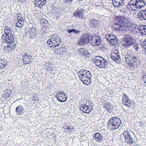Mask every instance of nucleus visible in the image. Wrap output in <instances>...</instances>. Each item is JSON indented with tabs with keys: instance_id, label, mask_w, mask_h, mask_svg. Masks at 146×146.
Returning a JSON list of instances; mask_svg holds the SVG:
<instances>
[{
	"instance_id": "nucleus-1",
	"label": "nucleus",
	"mask_w": 146,
	"mask_h": 146,
	"mask_svg": "<svg viewBox=\"0 0 146 146\" xmlns=\"http://www.w3.org/2000/svg\"><path fill=\"white\" fill-rule=\"evenodd\" d=\"M130 18L124 16H117L115 18L114 27L117 31H128L129 27L127 23L130 21Z\"/></svg>"
},
{
	"instance_id": "nucleus-2",
	"label": "nucleus",
	"mask_w": 146,
	"mask_h": 146,
	"mask_svg": "<svg viewBox=\"0 0 146 146\" xmlns=\"http://www.w3.org/2000/svg\"><path fill=\"white\" fill-rule=\"evenodd\" d=\"M78 74L80 80L84 84L88 85L91 83V74L90 71L82 69L78 72Z\"/></svg>"
},
{
	"instance_id": "nucleus-3",
	"label": "nucleus",
	"mask_w": 146,
	"mask_h": 146,
	"mask_svg": "<svg viewBox=\"0 0 146 146\" xmlns=\"http://www.w3.org/2000/svg\"><path fill=\"white\" fill-rule=\"evenodd\" d=\"M125 60L127 63L134 66L139 65L140 60L139 57L134 54H127L125 56Z\"/></svg>"
},
{
	"instance_id": "nucleus-4",
	"label": "nucleus",
	"mask_w": 146,
	"mask_h": 146,
	"mask_svg": "<svg viewBox=\"0 0 146 146\" xmlns=\"http://www.w3.org/2000/svg\"><path fill=\"white\" fill-rule=\"evenodd\" d=\"M121 119L117 117H113L110 118L108 122L107 127L111 130H115L118 129L121 125Z\"/></svg>"
},
{
	"instance_id": "nucleus-5",
	"label": "nucleus",
	"mask_w": 146,
	"mask_h": 146,
	"mask_svg": "<svg viewBox=\"0 0 146 146\" xmlns=\"http://www.w3.org/2000/svg\"><path fill=\"white\" fill-rule=\"evenodd\" d=\"M125 0H113L112 3L114 6L117 8H120L121 11L126 13L128 11V7L125 5Z\"/></svg>"
},
{
	"instance_id": "nucleus-6",
	"label": "nucleus",
	"mask_w": 146,
	"mask_h": 146,
	"mask_svg": "<svg viewBox=\"0 0 146 146\" xmlns=\"http://www.w3.org/2000/svg\"><path fill=\"white\" fill-rule=\"evenodd\" d=\"M94 60L96 65L100 68H105L107 66V61L102 57H96Z\"/></svg>"
},
{
	"instance_id": "nucleus-7",
	"label": "nucleus",
	"mask_w": 146,
	"mask_h": 146,
	"mask_svg": "<svg viewBox=\"0 0 146 146\" xmlns=\"http://www.w3.org/2000/svg\"><path fill=\"white\" fill-rule=\"evenodd\" d=\"M123 41H124L123 44L126 47H128L132 45L134 42L133 38L129 35H126L123 38Z\"/></svg>"
},
{
	"instance_id": "nucleus-8",
	"label": "nucleus",
	"mask_w": 146,
	"mask_h": 146,
	"mask_svg": "<svg viewBox=\"0 0 146 146\" xmlns=\"http://www.w3.org/2000/svg\"><path fill=\"white\" fill-rule=\"evenodd\" d=\"M92 38V36L90 35L89 34H84L80 41L78 43V45H81L82 44H85L88 42H89L90 41Z\"/></svg>"
},
{
	"instance_id": "nucleus-9",
	"label": "nucleus",
	"mask_w": 146,
	"mask_h": 146,
	"mask_svg": "<svg viewBox=\"0 0 146 146\" xmlns=\"http://www.w3.org/2000/svg\"><path fill=\"white\" fill-rule=\"evenodd\" d=\"M123 134L125 142L127 145H132L134 141L130 133L128 131H125Z\"/></svg>"
},
{
	"instance_id": "nucleus-10",
	"label": "nucleus",
	"mask_w": 146,
	"mask_h": 146,
	"mask_svg": "<svg viewBox=\"0 0 146 146\" xmlns=\"http://www.w3.org/2000/svg\"><path fill=\"white\" fill-rule=\"evenodd\" d=\"M111 57L112 60L117 63H120L121 59L119 54V51L116 50H113L111 54Z\"/></svg>"
},
{
	"instance_id": "nucleus-11",
	"label": "nucleus",
	"mask_w": 146,
	"mask_h": 146,
	"mask_svg": "<svg viewBox=\"0 0 146 146\" xmlns=\"http://www.w3.org/2000/svg\"><path fill=\"white\" fill-rule=\"evenodd\" d=\"M2 38L4 42L7 43H11L14 41L13 35L10 34L9 35H6L5 34H3L2 35Z\"/></svg>"
},
{
	"instance_id": "nucleus-12",
	"label": "nucleus",
	"mask_w": 146,
	"mask_h": 146,
	"mask_svg": "<svg viewBox=\"0 0 146 146\" xmlns=\"http://www.w3.org/2000/svg\"><path fill=\"white\" fill-rule=\"evenodd\" d=\"M122 103L126 106L130 107L132 105L131 102L128 96L125 93H123L122 95Z\"/></svg>"
},
{
	"instance_id": "nucleus-13",
	"label": "nucleus",
	"mask_w": 146,
	"mask_h": 146,
	"mask_svg": "<svg viewBox=\"0 0 146 146\" xmlns=\"http://www.w3.org/2000/svg\"><path fill=\"white\" fill-rule=\"evenodd\" d=\"M80 109L83 113H89L92 110V107L88 106L87 103L82 104L79 108Z\"/></svg>"
},
{
	"instance_id": "nucleus-14",
	"label": "nucleus",
	"mask_w": 146,
	"mask_h": 146,
	"mask_svg": "<svg viewBox=\"0 0 146 146\" xmlns=\"http://www.w3.org/2000/svg\"><path fill=\"white\" fill-rule=\"evenodd\" d=\"M56 97L57 100L60 102H64L66 101L67 97L65 96V94L63 92H60L57 93L56 96Z\"/></svg>"
},
{
	"instance_id": "nucleus-15",
	"label": "nucleus",
	"mask_w": 146,
	"mask_h": 146,
	"mask_svg": "<svg viewBox=\"0 0 146 146\" xmlns=\"http://www.w3.org/2000/svg\"><path fill=\"white\" fill-rule=\"evenodd\" d=\"M50 39L51 41L53 42L54 44V45L56 46H58L61 43L60 38L57 36L54 35L53 36L52 35L51 36Z\"/></svg>"
},
{
	"instance_id": "nucleus-16",
	"label": "nucleus",
	"mask_w": 146,
	"mask_h": 146,
	"mask_svg": "<svg viewBox=\"0 0 146 146\" xmlns=\"http://www.w3.org/2000/svg\"><path fill=\"white\" fill-rule=\"evenodd\" d=\"M18 21L16 24L17 27H22L24 23L25 19L23 16L20 15L17 18Z\"/></svg>"
},
{
	"instance_id": "nucleus-17",
	"label": "nucleus",
	"mask_w": 146,
	"mask_h": 146,
	"mask_svg": "<svg viewBox=\"0 0 146 146\" xmlns=\"http://www.w3.org/2000/svg\"><path fill=\"white\" fill-rule=\"evenodd\" d=\"M29 31V36L31 38H35L38 33V31L35 27L30 28Z\"/></svg>"
},
{
	"instance_id": "nucleus-18",
	"label": "nucleus",
	"mask_w": 146,
	"mask_h": 146,
	"mask_svg": "<svg viewBox=\"0 0 146 146\" xmlns=\"http://www.w3.org/2000/svg\"><path fill=\"white\" fill-rule=\"evenodd\" d=\"M137 18L141 20H146V9L139 12L137 15Z\"/></svg>"
},
{
	"instance_id": "nucleus-19",
	"label": "nucleus",
	"mask_w": 146,
	"mask_h": 146,
	"mask_svg": "<svg viewBox=\"0 0 146 146\" xmlns=\"http://www.w3.org/2000/svg\"><path fill=\"white\" fill-rule=\"evenodd\" d=\"M46 0H35L34 5L36 7H38L39 8H42V6L45 5Z\"/></svg>"
},
{
	"instance_id": "nucleus-20",
	"label": "nucleus",
	"mask_w": 146,
	"mask_h": 146,
	"mask_svg": "<svg viewBox=\"0 0 146 146\" xmlns=\"http://www.w3.org/2000/svg\"><path fill=\"white\" fill-rule=\"evenodd\" d=\"M32 59V56L30 55H28L27 54L24 55L22 57L23 63L25 64H27L29 63L31 61Z\"/></svg>"
},
{
	"instance_id": "nucleus-21",
	"label": "nucleus",
	"mask_w": 146,
	"mask_h": 146,
	"mask_svg": "<svg viewBox=\"0 0 146 146\" xmlns=\"http://www.w3.org/2000/svg\"><path fill=\"white\" fill-rule=\"evenodd\" d=\"M137 29L141 35H146V25L140 26Z\"/></svg>"
},
{
	"instance_id": "nucleus-22",
	"label": "nucleus",
	"mask_w": 146,
	"mask_h": 146,
	"mask_svg": "<svg viewBox=\"0 0 146 146\" xmlns=\"http://www.w3.org/2000/svg\"><path fill=\"white\" fill-rule=\"evenodd\" d=\"M93 139L98 143H100L103 140L102 136L99 133H96L93 137Z\"/></svg>"
},
{
	"instance_id": "nucleus-23",
	"label": "nucleus",
	"mask_w": 146,
	"mask_h": 146,
	"mask_svg": "<svg viewBox=\"0 0 146 146\" xmlns=\"http://www.w3.org/2000/svg\"><path fill=\"white\" fill-rule=\"evenodd\" d=\"M15 111L16 114L18 115H22L24 112V108L21 105L19 106L16 108Z\"/></svg>"
},
{
	"instance_id": "nucleus-24",
	"label": "nucleus",
	"mask_w": 146,
	"mask_h": 146,
	"mask_svg": "<svg viewBox=\"0 0 146 146\" xmlns=\"http://www.w3.org/2000/svg\"><path fill=\"white\" fill-rule=\"evenodd\" d=\"M146 5V2L142 0H138L136 4L137 9L142 8Z\"/></svg>"
},
{
	"instance_id": "nucleus-25",
	"label": "nucleus",
	"mask_w": 146,
	"mask_h": 146,
	"mask_svg": "<svg viewBox=\"0 0 146 146\" xmlns=\"http://www.w3.org/2000/svg\"><path fill=\"white\" fill-rule=\"evenodd\" d=\"M5 33L6 35H13L14 34V32L13 30L10 28L9 27H6L5 28Z\"/></svg>"
},
{
	"instance_id": "nucleus-26",
	"label": "nucleus",
	"mask_w": 146,
	"mask_h": 146,
	"mask_svg": "<svg viewBox=\"0 0 146 146\" xmlns=\"http://www.w3.org/2000/svg\"><path fill=\"white\" fill-rule=\"evenodd\" d=\"M10 44L8 45L7 46H5L4 48V49H12L14 50L16 47V44L14 42L11 43Z\"/></svg>"
},
{
	"instance_id": "nucleus-27",
	"label": "nucleus",
	"mask_w": 146,
	"mask_h": 146,
	"mask_svg": "<svg viewBox=\"0 0 146 146\" xmlns=\"http://www.w3.org/2000/svg\"><path fill=\"white\" fill-rule=\"evenodd\" d=\"M83 14V10L82 9H77L74 14V16L76 17H82Z\"/></svg>"
},
{
	"instance_id": "nucleus-28",
	"label": "nucleus",
	"mask_w": 146,
	"mask_h": 146,
	"mask_svg": "<svg viewBox=\"0 0 146 146\" xmlns=\"http://www.w3.org/2000/svg\"><path fill=\"white\" fill-rule=\"evenodd\" d=\"M52 42H53L51 41L50 39H49L47 41V45L48 48H54L55 47H56V46L54 45V44Z\"/></svg>"
},
{
	"instance_id": "nucleus-29",
	"label": "nucleus",
	"mask_w": 146,
	"mask_h": 146,
	"mask_svg": "<svg viewBox=\"0 0 146 146\" xmlns=\"http://www.w3.org/2000/svg\"><path fill=\"white\" fill-rule=\"evenodd\" d=\"M67 31L68 33L69 34V35H68V36L70 37L72 36V33L70 34L71 33H73L76 34H78L80 32V31L76 30L75 29H72L70 30L69 29L67 30Z\"/></svg>"
},
{
	"instance_id": "nucleus-30",
	"label": "nucleus",
	"mask_w": 146,
	"mask_h": 146,
	"mask_svg": "<svg viewBox=\"0 0 146 146\" xmlns=\"http://www.w3.org/2000/svg\"><path fill=\"white\" fill-rule=\"evenodd\" d=\"M7 65L6 61L3 60H0V70L5 67Z\"/></svg>"
},
{
	"instance_id": "nucleus-31",
	"label": "nucleus",
	"mask_w": 146,
	"mask_h": 146,
	"mask_svg": "<svg viewBox=\"0 0 146 146\" xmlns=\"http://www.w3.org/2000/svg\"><path fill=\"white\" fill-rule=\"evenodd\" d=\"M105 38L106 39L108 40V42H110L111 40V39L113 37L114 38V36L113 35L111 34H108L106 35Z\"/></svg>"
},
{
	"instance_id": "nucleus-32",
	"label": "nucleus",
	"mask_w": 146,
	"mask_h": 146,
	"mask_svg": "<svg viewBox=\"0 0 146 146\" xmlns=\"http://www.w3.org/2000/svg\"><path fill=\"white\" fill-rule=\"evenodd\" d=\"M113 37V38H111L110 42L111 43V44H114L117 42V39L116 38V37L115 36L114 38Z\"/></svg>"
},
{
	"instance_id": "nucleus-33",
	"label": "nucleus",
	"mask_w": 146,
	"mask_h": 146,
	"mask_svg": "<svg viewBox=\"0 0 146 146\" xmlns=\"http://www.w3.org/2000/svg\"><path fill=\"white\" fill-rule=\"evenodd\" d=\"M141 45L143 48H144V50L146 52V39L142 42L141 43Z\"/></svg>"
},
{
	"instance_id": "nucleus-34",
	"label": "nucleus",
	"mask_w": 146,
	"mask_h": 146,
	"mask_svg": "<svg viewBox=\"0 0 146 146\" xmlns=\"http://www.w3.org/2000/svg\"><path fill=\"white\" fill-rule=\"evenodd\" d=\"M102 41L101 40H100L99 39H96V40L95 41L96 44L95 45L98 46L100 44L101 42Z\"/></svg>"
},
{
	"instance_id": "nucleus-35",
	"label": "nucleus",
	"mask_w": 146,
	"mask_h": 146,
	"mask_svg": "<svg viewBox=\"0 0 146 146\" xmlns=\"http://www.w3.org/2000/svg\"><path fill=\"white\" fill-rule=\"evenodd\" d=\"M98 22V20H96L94 19L91 21V23L92 25V26L95 27L96 26V23Z\"/></svg>"
},
{
	"instance_id": "nucleus-36",
	"label": "nucleus",
	"mask_w": 146,
	"mask_h": 146,
	"mask_svg": "<svg viewBox=\"0 0 146 146\" xmlns=\"http://www.w3.org/2000/svg\"><path fill=\"white\" fill-rule=\"evenodd\" d=\"M85 49L80 48L78 50V52L79 54L82 55L83 53H84Z\"/></svg>"
},
{
	"instance_id": "nucleus-37",
	"label": "nucleus",
	"mask_w": 146,
	"mask_h": 146,
	"mask_svg": "<svg viewBox=\"0 0 146 146\" xmlns=\"http://www.w3.org/2000/svg\"><path fill=\"white\" fill-rule=\"evenodd\" d=\"M95 40L96 39H94V38H93V37H92L91 40H90V41L89 43L90 44H92V45H96V44H95Z\"/></svg>"
},
{
	"instance_id": "nucleus-38",
	"label": "nucleus",
	"mask_w": 146,
	"mask_h": 146,
	"mask_svg": "<svg viewBox=\"0 0 146 146\" xmlns=\"http://www.w3.org/2000/svg\"><path fill=\"white\" fill-rule=\"evenodd\" d=\"M129 5H130V7L132 8H133V7H132V6H133L134 7H136V3H130V2H129Z\"/></svg>"
},
{
	"instance_id": "nucleus-39",
	"label": "nucleus",
	"mask_w": 146,
	"mask_h": 146,
	"mask_svg": "<svg viewBox=\"0 0 146 146\" xmlns=\"http://www.w3.org/2000/svg\"><path fill=\"white\" fill-rule=\"evenodd\" d=\"M142 81L145 84V85L146 84V75H144L143 76V78Z\"/></svg>"
},
{
	"instance_id": "nucleus-40",
	"label": "nucleus",
	"mask_w": 146,
	"mask_h": 146,
	"mask_svg": "<svg viewBox=\"0 0 146 146\" xmlns=\"http://www.w3.org/2000/svg\"><path fill=\"white\" fill-rule=\"evenodd\" d=\"M89 53L88 52V51L85 49L84 53L82 54L83 56H87L89 54Z\"/></svg>"
},
{
	"instance_id": "nucleus-41",
	"label": "nucleus",
	"mask_w": 146,
	"mask_h": 146,
	"mask_svg": "<svg viewBox=\"0 0 146 146\" xmlns=\"http://www.w3.org/2000/svg\"><path fill=\"white\" fill-rule=\"evenodd\" d=\"M133 47L135 50H138L139 49L138 44L137 43L136 44H135L134 45Z\"/></svg>"
},
{
	"instance_id": "nucleus-42",
	"label": "nucleus",
	"mask_w": 146,
	"mask_h": 146,
	"mask_svg": "<svg viewBox=\"0 0 146 146\" xmlns=\"http://www.w3.org/2000/svg\"><path fill=\"white\" fill-rule=\"evenodd\" d=\"M44 21L43 23L45 24H47L48 23V21L45 20V19H42L40 20V22H42V21Z\"/></svg>"
},
{
	"instance_id": "nucleus-43",
	"label": "nucleus",
	"mask_w": 146,
	"mask_h": 146,
	"mask_svg": "<svg viewBox=\"0 0 146 146\" xmlns=\"http://www.w3.org/2000/svg\"><path fill=\"white\" fill-rule=\"evenodd\" d=\"M87 103H87V104H88V106H91V107H92V106H93V104H92L91 102L90 101H87Z\"/></svg>"
},
{
	"instance_id": "nucleus-44",
	"label": "nucleus",
	"mask_w": 146,
	"mask_h": 146,
	"mask_svg": "<svg viewBox=\"0 0 146 146\" xmlns=\"http://www.w3.org/2000/svg\"><path fill=\"white\" fill-rule=\"evenodd\" d=\"M137 1L138 0H131L129 2H130V3H136V5Z\"/></svg>"
},
{
	"instance_id": "nucleus-45",
	"label": "nucleus",
	"mask_w": 146,
	"mask_h": 146,
	"mask_svg": "<svg viewBox=\"0 0 146 146\" xmlns=\"http://www.w3.org/2000/svg\"><path fill=\"white\" fill-rule=\"evenodd\" d=\"M67 2L71 3L73 1V0H66Z\"/></svg>"
},
{
	"instance_id": "nucleus-46",
	"label": "nucleus",
	"mask_w": 146,
	"mask_h": 146,
	"mask_svg": "<svg viewBox=\"0 0 146 146\" xmlns=\"http://www.w3.org/2000/svg\"><path fill=\"white\" fill-rule=\"evenodd\" d=\"M18 1L22 3H24L27 0H18Z\"/></svg>"
},
{
	"instance_id": "nucleus-47",
	"label": "nucleus",
	"mask_w": 146,
	"mask_h": 146,
	"mask_svg": "<svg viewBox=\"0 0 146 146\" xmlns=\"http://www.w3.org/2000/svg\"><path fill=\"white\" fill-rule=\"evenodd\" d=\"M7 94H8V95H7V96H8V97H9L10 96V94H9V93H8Z\"/></svg>"
},
{
	"instance_id": "nucleus-48",
	"label": "nucleus",
	"mask_w": 146,
	"mask_h": 146,
	"mask_svg": "<svg viewBox=\"0 0 146 146\" xmlns=\"http://www.w3.org/2000/svg\"><path fill=\"white\" fill-rule=\"evenodd\" d=\"M68 128H69V126H68V127H67V128H66V129H68Z\"/></svg>"
},
{
	"instance_id": "nucleus-49",
	"label": "nucleus",
	"mask_w": 146,
	"mask_h": 146,
	"mask_svg": "<svg viewBox=\"0 0 146 146\" xmlns=\"http://www.w3.org/2000/svg\"><path fill=\"white\" fill-rule=\"evenodd\" d=\"M42 22H43V23H44V21H42V22H41V23H42Z\"/></svg>"
},
{
	"instance_id": "nucleus-50",
	"label": "nucleus",
	"mask_w": 146,
	"mask_h": 146,
	"mask_svg": "<svg viewBox=\"0 0 146 146\" xmlns=\"http://www.w3.org/2000/svg\"><path fill=\"white\" fill-rule=\"evenodd\" d=\"M134 28L135 29H136L137 28L135 27H134Z\"/></svg>"
},
{
	"instance_id": "nucleus-51",
	"label": "nucleus",
	"mask_w": 146,
	"mask_h": 146,
	"mask_svg": "<svg viewBox=\"0 0 146 146\" xmlns=\"http://www.w3.org/2000/svg\"><path fill=\"white\" fill-rule=\"evenodd\" d=\"M136 33H137V31H136Z\"/></svg>"
}]
</instances>
